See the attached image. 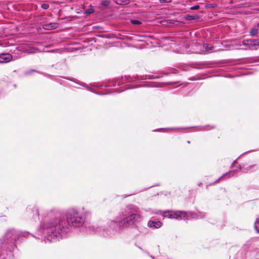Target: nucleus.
Here are the masks:
<instances>
[{
	"mask_svg": "<svg viewBox=\"0 0 259 259\" xmlns=\"http://www.w3.org/2000/svg\"><path fill=\"white\" fill-rule=\"evenodd\" d=\"M121 219L112 220L108 222L109 227L117 231L118 228H126L140 221L141 216L138 207L127 205L119 214Z\"/></svg>",
	"mask_w": 259,
	"mask_h": 259,
	"instance_id": "obj_1",
	"label": "nucleus"
},
{
	"mask_svg": "<svg viewBox=\"0 0 259 259\" xmlns=\"http://www.w3.org/2000/svg\"><path fill=\"white\" fill-rule=\"evenodd\" d=\"M40 227L42 229L48 230V235L46 237V240L48 242L63 238L66 236L69 230V228L66 226L65 222L60 218L52 219L42 223Z\"/></svg>",
	"mask_w": 259,
	"mask_h": 259,
	"instance_id": "obj_2",
	"label": "nucleus"
},
{
	"mask_svg": "<svg viewBox=\"0 0 259 259\" xmlns=\"http://www.w3.org/2000/svg\"><path fill=\"white\" fill-rule=\"evenodd\" d=\"M66 217L68 224L75 228L81 227L85 221V217L83 214L75 208L69 209Z\"/></svg>",
	"mask_w": 259,
	"mask_h": 259,
	"instance_id": "obj_3",
	"label": "nucleus"
},
{
	"mask_svg": "<svg viewBox=\"0 0 259 259\" xmlns=\"http://www.w3.org/2000/svg\"><path fill=\"white\" fill-rule=\"evenodd\" d=\"M29 235L28 232H20L14 230H11L5 234L2 239H1L0 242L3 244H13L21 236L24 237H27Z\"/></svg>",
	"mask_w": 259,
	"mask_h": 259,
	"instance_id": "obj_4",
	"label": "nucleus"
},
{
	"mask_svg": "<svg viewBox=\"0 0 259 259\" xmlns=\"http://www.w3.org/2000/svg\"><path fill=\"white\" fill-rule=\"evenodd\" d=\"M197 46L198 47L200 48V50H196L195 51V53H197V54H205L209 51H211L213 48V46H209L208 45H206V44H205L203 46L199 44V45H197Z\"/></svg>",
	"mask_w": 259,
	"mask_h": 259,
	"instance_id": "obj_5",
	"label": "nucleus"
},
{
	"mask_svg": "<svg viewBox=\"0 0 259 259\" xmlns=\"http://www.w3.org/2000/svg\"><path fill=\"white\" fill-rule=\"evenodd\" d=\"M188 214L184 211H176L174 212V219L179 220L188 219Z\"/></svg>",
	"mask_w": 259,
	"mask_h": 259,
	"instance_id": "obj_6",
	"label": "nucleus"
},
{
	"mask_svg": "<svg viewBox=\"0 0 259 259\" xmlns=\"http://www.w3.org/2000/svg\"><path fill=\"white\" fill-rule=\"evenodd\" d=\"M13 59L11 54L9 53H2L0 54V63H6L11 61Z\"/></svg>",
	"mask_w": 259,
	"mask_h": 259,
	"instance_id": "obj_7",
	"label": "nucleus"
},
{
	"mask_svg": "<svg viewBox=\"0 0 259 259\" xmlns=\"http://www.w3.org/2000/svg\"><path fill=\"white\" fill-rule=\"evenodd\" d=\"M148 226L150 228L158 229L161 227L162 223L160 221H153L151 220L148 222Z\"/></svg>",
	"mask_w": 259,
	"mask_h": 259,
	"instance_id": "obj_8",
	"label": "nucleus"
},
{
	"mask_svg": "<svg viewBox=\"0 0 259 259\" xmlns=\"http://www.w3.org/2000/svg\"><path fill=\"white\" fill-rule=\"evenodd\" d=\"M188 216L190 215L193 219H201L204 217V215L201 212H195L190 211L188 213Z\"/></svg>",
	"mask_w": 259,
	"mask_h": 259,
	"instance_id": "obj_9",
	"label": "nucleus"
},
{
	"mask_svg": "<svg viewBox=\"0 0 259 259\" xmlns=\"http://www.w3.org/2000/svg\"><path fill=\"white\" fill-rule=\"evenodd\" d=\"M57 26V24L56 23L46 24L43 25V28L46 30H51L56 28Z\"/></svg>",
	"mask_w": 259,
	"mask_h": 259,
	"instance_id": "obj_10",
	"label": "nucleus"
},
{
	"mask_svg": "<svg viewBox=\"0 0 259 259\" xmlns=\"http://www.w3.org/2000/svg\"><path fill=\"white\" fill-rule=\"evenodd\" d=\"M256 46H259V39H249V48L252 49Z\"/></svg>",
	"mask_w": 259,
	"mask_h": 259,
	"instance_id": "obj_11",
	"label": "nucleus"
},
{
	"mask_svg": "<svg viewBox=\"0 0 259 259\" xmlns=\"http://www.w3.org/2000/svg\"><path fill=\"white\" fill-rule=\"evenodd\" d=\"M174 212L172 211H164L162 213V215L164 218H168L170 219H174Z\"/></svg>",
	"mask_w": 259,
	"mask_h": 259,
	"instance_id": "obj_12",
	"label": "nucleus"
},
{
	"mask_svg": "<svg viewBox=\"0 0 259 259\" xmlns=\"http://www.w3.org/2000/svg\"><path fill=\"white\" fill-rule=\"evenodd\" d=\"M235 170H230V171L228 172H226V174H224L223 176H222L221 177H220L216 181L215 183H217L218 182H219V181H220L221 180H222L223 178H224V177H227L228 178H229L230 177V175L231 174H234L235 173Z\"/></svg>",
	"mask_w": 259,
	"mask_h": 259,
	"instance_id": "obj_13",
	"label": "nucleus"
},
{
	"mask_svg": "<svg viewBox=\"0 0 259 259\" xmlns=\"http://www.w3.org/2000/svg\"><path fill=\"white\" fill-rule=\"evenodd\" d=\"M136 79H138V80H144V79H146L147 78H152L153 77H152V76L150 75H143V76H139L138 75H136V76L134 77Z\"/></svg>",
	"mask_w": 259,
	"mask_h": 259,
	"instance_id": "obj_14",
	"label": "nucleus"
},
{
	"mask_svg": "<svg viewBox=\"0 0 259 259\" xmlns=\"http://www.w3.org/2000/svg\"><path fill=\"white\" fill-rule=\"evenodd\" d=\"M258 32V30L257 28H253L251 29L249 31L250 35L252 36H255L257 34Z\"/></svg>",
	"mask_w": 259,
	"mask_h": 259,
	"instance_id": "obj_15",
	"label": "nucleus"
},
{
	"mask_svg": "<svg viewBox=\"0 0 259 259\" xmlns=\"http://www.w3.org/2000/svg\"><path fill=\"white\" fill-rule=\"evenodd\" d=\"M254 227L255 231L259 233V218L256 220L254 223Z\"/></svg>",
	"mask_w": 259,
	"mask_h": 259,
	"instance_id": "obj_16",
	"label": "nucleus"
},
{
	"mask_svg": "<svg viewBox=\"0 0 259 259\" xmlns=\"http://www.w3.org/2000/svg\"><path fill=\"white\" fill-rule=\"evenodd\" d=\"M26 51L29 54L34 53L36 52V49L32 47H28V48L26 50Z\"/></svg>",
	"mask_w": 259,
	"mask_h": 259,
	"instance_id": "obj_17",
	"label": "nucleus"
},
{
	"mask_svg": "<svg viewBox=\"0 0 259 259\" xmlns=\"http://www.w3.org/2000/svg\"><path fill=\"white\" fill-rule=\"evenodd\" d=\"M95 12V10L93 8H90L89 9H87L85 10L84 13L87 14H91L94 13Z\"/></svg>",
	"mask_w": 259,
	"mask_h": 259,
	"instance_id": "obj_18",
	"label": "nucleus"
},
{
	"mask_svg": "<svg viewBox=\"0 0 259 259\" xmlns=\"http://www.w3.org/2000/svg\"><path fill=\"white\" fill-rule=\"evenodd\" d=\"M131 22L134 25H140L142 23L140 21L137 20H133Z\"/></svg>",
	"mask_w": 259,
	"mask_h": 259,
	"instance_id": "obj_19",
	"label": "nucleus"
},
{
	"mask_svg": "<svg viewBox=\"0 0 259 259\" xmlns=\"http://www.w3.org/2000/svg\"><path fill=\"white\" fill-rule=\"evenodd\" d=\"M33 213L36 215V217L38 218L39 215L38 209L37 208H34V210H33Z\"/></svg>",
	"mask_w": 259,
	"mask_h": 259,
	"instance_id": "obj_20",
	"label": "nucleus"
},
{
	"mask_svg": "<svg viewBox=\"0 0 259 259\" xmlns=\"http://www.w3.org/2000/svg\"><path fill=\"white\" fill-rule=\"evenodd\" d=\"M242 42L244 46L249 47V39L244 40Z\"/></svg>",
	"mask_w": 259,
	"mask_h": 259,
	"instance_id": "obj_21",
	"label": "nucleus"
},
{
	"mask_svg": "<svg viewBox=\"0 0 259 259\" xmlns=\"http://www.w3.org/2000/svg\"><path fill=\"white\" fill-rule=\"evenodd\" d=\"M49 7V5L48 4L45 3L41 5V8L44 9H47Z\"/></svg>",
	"mask_w": 259,
	"mask_h": 259,
	"instance_id": "obj_22",
	"label": "nucleus"
},
{
	"mask_svg": "<svg viewBox=\"0 0 259 259\" xmlns=\"http://www.w3.org/2000/svg\"><path fill=\"white\" fill-rule=\"evenodd\" d=\"M101 4L104 6H107L109 4V2L108 1H103Z\"/></svg>",
	"mask_w": 259,
	"mask_h": 259,
	"instance_id": "obj_23",
	"label": "nucleus"
},
{
	"mask_svg": "<svg viewBox=\"0 0 259 259\" xmlns=\"http://www.w3.org/2000/svg\"><path fill=\"white\" fill-rule=\"evenodd\" d=\"M200 8L199 5H195L194 6L191 7L190 9V10H198Z\"/></svg>",
	"mask_w": 259,
	"mask_h": 259,
	"instance_id": "obj_24",
	"label": "nucleus"
},
{
	"mask_svg": "<svg viewBox=\"0 0 259 259\" xmlns=\"http://www.w3.org/2000/svg\"><path fill=\"white\" fill-rule=\"evenodd\" d=\"M187 17V19L189 20H193L195 19L194 16L193 15H188Z\"/></svg>",
	"mask_w": 259,
	"mask_h": 259,
	"instance_id": "obj_25",
	"label": "nucleus"
},
{
	"mask_svg": "<svg viewBox=\"0 0 259 259\" xmlns=\"http://www.w3.org/2000/svg\"><path fill=\"white\" fill-rule=\"evenodd\" d=\"M171 0H160V3H170L171 2Z\"/></svg>",
	"mask_w": 259,
	"mask_h": 259,
	"instance_id": "obj_26",
	"label": "nucleus"
},
{
	"mask_svg": "<svg viewBox=\"0 0 259 259\" xmlns=\"http://www.w3.org/2000/svg\"><path fill=\"white\" fill-rule=\"evenodd\" d=\"M124 78H125V79L126 81H131V80H129V79L131 78V77H130V76H125L124 77Z\"/></svg>",
	"mask_w": 259,
	"mask_h": 259,
	"instance_id": "obj_27",
	"label": "nucleus"
},
{
	"mask_svg": "<svg viewBox=\"0 0 259 259\" xmlns=\"http://www.w3.org/2000/svg\"><path fill=\"white\" fill-rule=\"evenodd\" d=\"M121 82H122V83H123V81H120L117 80V81H116V82H115V85L116 83H117V84L119 85H120V83H121Z\"/></svg>",
	"mask_w": 259,
	"mask_h": 259,
	"instance_id": "obj_28",
	"label": "nucleus"
},
{
	"mask_svg": "<svg viewBox=\"0 0 259 259\" xmlns=\"http://www.w3.org/2000/svg\"><path fill=\"white\" fill-rule=\"evenodd\" d=\"M187 143L189 144L190 142L189 141H187Z\"/></svg>",
	"mask_w": 259,
	"mask_h": 259,
	"instance_id": "obj_29",
	"label": "nucleus"
},
{
	"mask_svg": "<svg viewBox=\"0 0 259 259\" xmlns=\"http://www.w3.org/2000/svg\"><path fill=\"white\" fill-rule=\"evenodd\" d=\"M257 26L259 27V23H258Z\"/></svg>",
	"mask_w": 259,
	"mask_h": 259,
	"instance_id": "obj_30",
	"label": "nucleus"
}]
</instances>
